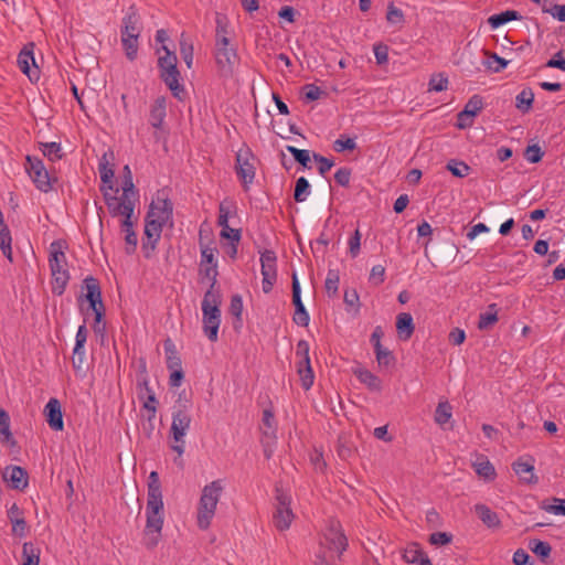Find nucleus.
<instances>
[{"mask_svg": "<svg viewBox=\"0 0 565 565\" xmlns=\"http://www.w3.org/2000/svg\"><path fill=\"white\" fill-rule=\"evenodd\" d=\"M163 522L162 497H149L146 505V526L142 532V544L147 550H153L161 541Z\"/></svg>", "mask_w": 565, "mask_h": 565, "instance_id": "f257e3e1", "label": "nucleus"}, {"mask_svg": "<svg viewBox=\"0 0 565 565\" xmlns=\"http://www.w3.org/2000/svg\"><path fill=\"white\" fill-rule=\"evenodd\" d=\"M172 217V203L161 195L151 202L146 217L145 235L152 247L161 237L163 226Z\"/></svg>", "mask_w": 565, "mask_h": 565, "instance_id": "f03ea898", "label": "nucleus"}, {"mask_svg": "<svg viewBox=\"0 0 565 565\" xmlns=\"http://www.w3.org/2000/svg\"><path fill=\"white\" fill-rule=\"evenodd\" d=\"M221 297L220 294L214 289V282L210 289L205 292L202 300V313H203V332L207 339L215 342L218 337V328L221 324Z\"/></svg>", "mask_w": 565, "mask_h": 565, "instance_id": "7ed1b4c3", "label": "nucleus"}, {"mask_svg": "<svg viewBox=\"0 0 565 565\" xmlns=\"http://www.w3.org/2000/svg\"><path fill=\"white\" fill-rule=\"evenodd\" d=\"M49 264L52 275V291L61 296L70 280L66 256L61 242H53L50 245Z\"/></svg>", "mask_w": 565, "mask_h": 565, "instance_id": "20e7f679", "label": "nucleus"}, {"mask_svg": "<svg viewBox=\"0 0 565 565\" xmlns=\"http://www.w3.org/2000/svg\"><path fill=\"white\" fill-rule=\"evenodd\" d=\"M142 26L137 9L131 6L122 18L121 45L128 60L134 61L138 53V39Z\"/></svg>", "mask_w": 565, "mask_h": 565, "instance_id": "39448f33", "label": "nucleus"}, {"mask_svg": "<svg viewBox=\"0 0 565 565\" xmlns=\"http://www.w3.org/2000/svg\"><path fill=\"white\" fill-rule=\"evenodd\" d=\"M104 194L105 203L107 209L109 210V204L118 206L119 210H124V212H134L135 204L138 199V193L135 189L132 182V175H126L122 182V194L117 196L116 194H111L106 191L105 188H100Z\"/></svg>", "mask_w": 565, "mask_h": 565, "instance_id": "423d86ee", "label": "nucleus"}, {"mask_svg": "<svg viewBox=\"0 0 565 565\" xmlns=\"http://www.w3.org/2000/svg\"><path fill=\"white\" fill-rule=\"evenodd\" d=\"M215 62L222 75H232L238 62L236 49L231 44L230 38L215 41Z\"/></svg>", "mask_w": 565, "mask_h": 565, "instance_id": "0eeeda50", "label": "nucleus"}, {"mask_svg": "<svg viewBox=\"0 0 565 565\" xmlns=\"http://www.w3.org/2000/svg\"><path fill=\"white\" fill-rule=\"evenodd\" d=\"M321 544L326 546L331 554H337L338 556L347 550L348 539L338 520L330 519L328 521Z\"/></svg>", "mask_w": 565, "mask_h": 565, "instance_id": "6e6552de", "label": "nucleus"}, {"mask_svg": "<svg viewBox=\"0 0 565 565\" xmlns=\"http://www.w3.org/2000/svg\"><path fill=\"white\" fill-rule=\"evenodd\" d=\"M254 161L255 158L248 148L237 151L235 169L244 191H248L254 183L256 175Z\"/></svg>", "mask_w": 565, "mask_h": 565, "instance_id": "1a4fd4ad", "label": "nucleus"}, {"mask_svg": "<svg viewBox=\"0 0 565 565\" xmlns=\"http://www.w3.org/2000/svg\"><path fill=\"white\" fill-rule=\"evenodd\" d=\"M191 416L184 411H178L173 413L171 434L174 444L171 446L172 450L182 456L184 452V437L191 425Z\"/></svg>", "mask_w": 565, "mask_h": 565, "instance_id": "9d476101", "label": "nucleus"}, {"mask_svg": "<svg viewBox=\"0 0 565 565\" xmlns=\"http://www.w3.org/2000/svg\"><path fill=\"white\" fill-rule=\"evenodd\" d=\"M25 170L40 191L46 193L51 190L50 175L41 159L28 156Z\"/></svg>", "mask_w": 565, "mask_h": 565, "instance_id": "9b49d317", "label": "nucleus"}, {"mask_svg": "<svg viewBox=\"0 0 565 565\" xmlns=\"http://www.w3.org/2000/svg\"><path fill=\"white\" fill-rule=\"evenodd\" d=\"M262 289L265 294L271 291L277 279V257L275 252L266 249L260 254Z\"/></svg>", "mask_w": 565, "mask_h": 565, "instance_id": "f8f14e48", "label": "nucleus"}, {"mask_svg": "<svg viewBox=\"0 0 565 565\" xmlns=\"http://www.w3.org/2000/svg\"><path fill=\"white\" fill-rule=\"evenodd\" d=\"M275 511L273 522L277 530L286 531L290 527L295 514L291 509L290 497H276Z\"/></svg>", "mask_w": 565, "mask_h": 565, "instance_id": "ddd939ff", "label": "nucleus"}, {"mask_svg": "<svg viewBox=\"0 0 565 565\" xmlns=\"http://www.w3.org/2000/svg\"><path fill=\"white\" fill-rule=\"evenodd\" d=\"M109 213L111 216H122L124 218L120 222V226L122 232L125 233V241L127 246V253H132L137 245V235L134 231V223H132V214L134 212H124V210H119L118 206H115L114 204H109Z\"/></svg>", "mask_w": 565, "mask_h": 565, "instance_id": "4468645a", "label": "nucleus"}, {"mask_svg": "<svg viewBox=\"0 0 565 565\" xmlns=\"http://www.w3.org/2000/svg\"><path fill=\"white\" fill-rule=\"evenodd\" d=\"M292 302L296 308L294 315L295 323L301 327H307L309 324L310 318L301 300L300 284L296 274L292 276Z\"/></svg>", "mask_w": 565, "mask_h": 565, "instance_id": "2eb2a0df", "label": "nucleus"}, {"mask_svg": "<svg viewBox=\"0 0 565 565\" xmlns=\"http://www.w3.org/2000/svg\"><path fill=\"white\" fill-rule=\"evenodd\" d=\"M217 505V497H201L198 507V525L201 530H206L214 516Z\"/></svg>", "mask_w": 565, "mask_h": 565, "instance_id": "dca6fc26", "label": "nucleus"}, {"mask_svg": "<svg viewBox=\"0 0 565 565\" xmlns=\"http://www.w3.org/2000/svg\"><path fill=\"white\" fill-rule=\"evenodd\" d=\"M2 477L12 490L23 491L28 486V472L19 466L4 468Z\"/></svg>", "mask_w": 565, "mask_h": 565, "instance_id": "f3484780", "label": "nucleus"}, {"mask_svg": "<svg viewBox=\"0 0 565 565\" xmlns=\"http://www.w3.org/2000/svg\"><path fill=\"white\" fill-rule=\"evenodd\" d=\"M46 422L53 430H62L64 427L61 404L58 399L51 398L44 408Z\"/></svg>", "mask_w": 565, "mask_h": 565, "instance_id": "a211bd4d", "label": "nucleus"}, {"mask_svg": "<svg viewBox=\"0 0 565 565\" xmlns=\"http://www.w3.org/2000/svg\"><path fill=\"white\" fill-rule=\"evenodd\" d=\"M18 66L31 81L39 78V68L32 50L23 49L18 56Z\"/></svg>", "mask_w": 565, "mask_h": 565, "instance_id": "6ab92c4d", "label": "nucleus"}, {"mask_svg": "<svg viewBox=\"0 0 565 565\" xmlns=\"http://www.w3.org/2000/svg\"><path fill=\"white\" fill-rule=\"evenodd\" d=\"M167 116V98L159 96L150 107L149 122L156 129H161Z\"/></svg>", "mask_w": 565, "mask_h": 565, "instance_id": "aec40b11", "label": "nucleus"}, {"mask_svg": "<svg viewBox=\"0 0 565 565\" xmlns=\"http://www.w3.org/2000/svg\"><path fill=\"white\" fill-rule=\"evenodd\" d=\"M403 558L409 564L433 565L418 543H409L403 552Z\"/></svg>", "mask_w": 565, "mask_h": 565, "instance_id": "412c9836", "label": "nucleus"}, {"mask_svg": "<svg viewBox=\"0 0 565 565\" xmlns=\"http://www.w3.org/2000/svg\"><path fill=\"white\" fill-rule=\"evenodd\" d=\"M160 77L177 99H184L185 89L184 85L181 83V75L179 71L172 73H162Z\"/></svg>", "mask_w": 565, "mask_h": 565, "instance_id": "4be33fe9", "label": "nucleus"}, {"mask_svg": "<svg viewBox=\"0 0 565 565\" xmlns=\"http://www.w3.org/2000/svg\"><path fill=\"white\" fill-rule=\"evenodd\" d=\"M86 295L85 298L89 302L92 309L103 308L102 292L97 280L93 277H87L84 280Z\"/></svg>", "mask_w": 565, "mask_h": 565, "instance_id": "5701e85b", "label": "nucleus"}, {"mask_svg": "<svg viewBox=\"0 0 565 565\" xmlns=\"http://www.w3.org/2000/svg\"><path fill=\"white\" fill-rule=\"evenodd\" d=\"M415 330L414 320L411 313L402 312L396 317V331L398 338L407 341L412 338Z\"/></svg>", "mask_w": 565, "mask_h": 565, "instance_id": "b1692460", "label": "nucleus"}, {"mask_svg": "<svg viewBox=\"0 0 565 565\" xmlns=\"http://www.w3.org/2000/svg\"><path fill=\"white\" fill-rule=\"evenodd\" d=\"M472 467L476 473L484 479H492L495 476L494 467L484 456L476 455Z\"/></svg>", "mask_w": 565, "mask_h": 565, "instance_id": "393cba45", "label": "nucleus"}, {"mask_svg": "<svg viewBox=\"0 0 565 565\" xmlns=\"http://www.w3.org/2000/svg\"><path fill=\"white\" fill-rule=\"evenodd\" d=\"M534 102V92L531 87H524L515 96V108L522 114H527L532 109Z\"/></svg>", "mask_w": 565, "mask_h": 565, "instance_id": "a878e982", "label": "nucleus"}, {"mask_svg": "<svg viewBox=\"0 0 565 565\" xmlns=\"http://www.w3.org/2000/svg\"><path fill=\"white\" fill-rule=\"evenodd\" d=\"M12 238L8 226L3 222L2 213L0 212V249L2 254L12 262Z\"/></svg>", "mask_w": 565, "mask_h": 565, "instance_id": "bb28decb", "label": "nucleus"}, {"mask_svg": "<svg viewBox=\"0 0 565 565\" xmlns=\"http://www.w3.org/2000/svg\"><path fill=\"white\" fill-rule=\"evenodd\" d=\"M98 170L100 174V180L103 182L102 188H105L106 191L110 192L114 189V170L110 167L106 156H104L98 164Z\"/></svg>", "mask_w": 565, "mask_h": 565, "instance_id": "cd10ccee", "label": "nucleus"}, {"mask_svg": "<svg viewBox=\"0 0 565 565\" xmlns=\"http://www.w3.org/2000/svg\"><path fill=\"white\" fill-rule=\"evenodd\" d=\"M276 429L277 423L275 420V416L270 409H264L260 430L265 438L275 439L276 438Z\"/></svg>", "mask_w": 565, "mask_h": 565, "instance_id": "c85d7f7f", "label": "nucleus"}, {"mask_svg": "<svg viewBox=\"0 0 565 565\" xmlns=\"http://www.w3.org/2000/svg\"><path fill=\"white\" fill-rule=\"evenodd\" d=\"M215 253L216 249L210 246H204L201 249V265L206 266L205 271L206 275L210 276L211 274L213 277L216 275V260H215Z\"/></svg>", "mask_w": 565, "mask_h": 565, "instance_id": "c756f323", "label": "nucleus"}, {"mask_svg": "<svg viewBox=\"0 0 565 565\" xmlns=\"http://www.w3.org/2000/svg\"><path fill=\"white\" fill-rule=\"evenodd\" d=\"M475 511L478 518L488 526V527H499L500 520L495 512L489 509L487 505L477 504L475 507Z\"/></svg>", "mask_w": 565, "mask_h": 565, "instance_id": "7c9ffc66", "label": "nucleus"}, {"mask_svg": "<svg viewBox=\"0 0 565 565\" xmlns=\"http://www.w3.org/2000/svg\"><path fill=\"white\" fill-rule=\"evenodd\" d=\"M497 305L492 303L488 307L487 311L481 312L479 316L478 328L480 330H489L498 322Z\"/></svg>", "mask_w": 565, "mask_h": 565, "instance_id": "2f4dec72", "label": "nucleus"}, {"mask_svg": "<svg viewBox=\"0 0 565 565\" xmlns=\"http://www.w3.org/2000/svg\"><path fill=\"white\" fill-rule=\"evenodd\" d=\"M40 548L32 542H25L22 547V564L21 565H39L40 564Z\"/></svg>", "mask_w": 565, "mask_h": 565, "instance_id": "473e14b6", "label": "nucleus"}, {"mask_svg": "<svg viewBox=\"0 0 565 565\" xmlns=\"http://www.w3.org/2000/svg\"><path fill=\"white\" fill-rule=\"evenodd\" d=\"M513 470L524 482L530 483L534 478V466L529 460H518L513 463Z\"/></svg>", "mask_w": 565, "mask_h": 565, "instance_id": "72a5a7b5", "label": "nucleus"}, {"mask_svg": "<svg viewBox=\"0 0 565 565\" xmlns=\"http://www.w3.org/2000/svg\"><path fill=\"white\" fill-rule=\"evenodd\" d=\"M527 546L542 562H546L552 553L551 544L537 539H531Z\"/></svg>", "mask_w": 565, "mask_h": 565, "instance_id": "f704fd0d", "label": "nucleus"}, {"mask_svg": "<svg viewBox=\"0 0 565 565\" xmlns=\"http://www.w3.org/2000/svg\"><path fill=\"white\" fill-rule=\"evenodd\" d=\"M521 18L520 13L515 10H507V11H503L501 13H498V14H493L491 15L489 19H488V23L490 24V26L492 29H498L500 28L501 25L510 22V21H514V20H519Z\"/></svg>", "mask_w": 565, "mask_h": 565, "instance_id": "c9c22d12", "label": "nucleus"}, {"mask_svg": "<svg viewBox=\"0 0 565 565\" xmlns=\"http://www.w3.org/2000/svg\"><path fill=\"white\" fill-rule=\"evenodd\" d=\"M354 374L359 379L361 383L366 385L370 390L380 391L381 390V381L374 375L372 372L365 369H358L354 371Z\"/></svg>", "mask_w": 565, "mask_h": 565, "instance_id": "e433bc0d", "label": "nucleus"}, {"mask_svg": "<svg viewBox=\"0 0 565 565\" xmlns=\"http://www.w3.org/2000/svg\"><path fill=\"white\" fill-rule=\"evenodd\" d=\"M298 373L300 375L302 387L305 390H309L313 384V372L310 366V359L299 362Z\"/></svg>", "mask_w": 565, "mask_h": 565, "instance_id": "4c0bfd02", "label": "nucleus"}, {"mask_svg": "<svg viewBox=\"0 0 565 565\" xmlns=\"http://www.w3.org/2000/svg\"><path fill=\"white\" fill-rule=\"evenodd\" d=\"M180 54L188 68H191L193 65L194 55L193 44L184 33H182L180 38Z\"/></svg>", "mask_w": 565, "mask_h": 565, "instance_id": "58836bf2", "label": "nucleus"}, {"mask_svg": "<svg viewBox=\"0 0 565 565\" xmlns=\"http://www.w3.org/2000/svg\"><path fill=\"white\" fill-rule=\"evenodd\" d=\"M452 416V407L448 402H440L437 405L436 412H435V422L444 426L447 424Z\"/></svg>", "mask_w": 565, "mask_h": 565, "instance_id": "ea45409f", "label": "nucleus"}, {"mask_svg": "<svg viewBox=\"0 0 565 565\" xmlns=\"http://www.w3.org/2000/svg\"><path fill=\"white\" fill-rule=\"evenodd\" d=\"M310 194V184L305 177L296 181L294 198L296 202H305Z\"/></svg>", "mask_w": 565, "mask_h": 565, "instance_id": "a19ab883", "label": "nucleus"}, {"mask_svg": "<svg viewBox=\"0 0 565 565\" xmlns=\"http://www.w3.org/2000/svg\"><path fill=\"white\" fill-rule=\"evenodd\" d=\"M486 54L489 56V60L483 62V65L487 68L491 70L494 73H499L507 67L509 62L507 60H504L503 57H500L495 53H486Z\"/></svg>", "mask_w": 565, "mask_h": 565, "instance_id": "79ce46f5", "label": "nucleus"}, {"mask_svg": "<svg viewBox=\"0 0 565 565\" xmlns=\"http://www.w3.org/2000/svg\"><path fill=\"white\" fill-rule=\"evenodd\" d=\"M482 98L478 95H473L465 105L463 111L465 116H470L471 118H475L482 109Z\"/></svg>", "mask_w": 565, "mask_h": 565, "instance_id": "37998d69", "label": "nucleus"}, {"mask_svg": "<svg viewBox=\"0 0 565 565\" xmlns=\"http://www.w3.org/2000/svg\"><path fill=\"white\" fill-rule=\"evenodd\" d=\"M541 509L555 515H565V500L554 497L553 503L542 501Z\"/></svg>", "mask_w": 565, "mask_h": 565, "instance_id": "c03bdc74", "label": "nucleus"}, {"mask_svg": "<svg viewBox=\"0 0 565 565\" xmlns=\"http://www.w3.org/2000/svg\"><path fill=\"white\" fill-rule=\"evenodd\" d=\"M233 210H234V203L232 201H226L225 200V201L220 203V205H218L217 224L221 227H225L226 228V225L228 224L230 215L233 212Z\"/></svg>", "mask_w": 565, "mask_h": 565, "instance_id": "a18cd8bd", "label": "nucleus"}, {"mask_svg": "<svg viewBox=\"0 0 565 565\" xmlns=\"http://www.w3.org/2000/svg\"><path fill=\"white\" fill-rule=\"evenodd\" d=\"M447 170L457 178H465L469 174L470 167L463 161L452 159L448 161Z\"/></svg>", "mask_w": 565, "mask_h": 565, "instance_id": "49530a36", "label": "nucleus"}, {"mask_svg": "<svg viewBox=\"0 0 565 565\" xmlns=\"http://www.w3.org/2000/svg\"><path fill=\"white\" fill-rule=\"evenodd\" d=\"M340 277L337 270L330 269L327 274L324 288L329 296H335L339 289Z\"/></svg>", "mask_w": 565, "mask_h": 565, "instance_id": "de8ad7c7", "label": "nucleus"}, {"mask_svg": "<svg viewBox=\"0 0 565 565\" xmlns=\"http://www.w3.org/2000/svg\"><path fill=\"white\" fill-rule=\"evenodd\" d=\"M42 152L51 161H56L62 157V148L57 142L42 143Z\"/></svg>", "mask_w": 565, "mask_h": 565, "instance_id": "09e8293b", "label": "nucleus"}, {"mask_svg": "<svg viewBox=\"0 0 565 565\" xmlns=\"http://www.w3.org/2000/svg\"><path fill=\"white\" fill-rule=\"evenodd\" d=\"M386 20L392 24L404 23V13L401 9L396 8L393 2L387 6Z\"/></svg>", "mask_w": 565, "mask_h": 565, "instance_id": "8fccbe9b", "label": "nucleus"}, {"mask_svg": "<svg viewBox=\"0 0 565 565\" xmlns=\"http://www.w3.org/2000/svg\"><path fill=\"white\" fill-rule=\"evenodd\" d=\"M0 435L3 441H9L12 437L10 431V418L4 409L0 407Z\"/></svg>", "mask_w": 565, "mask_h": 565, "instance_id": "3c124183", "label": "nucleus"}, {"mask_svg": "<svg viewBox=\"0 0 565 565\" xmlns=\"http://www.w3.org/2000/svg\"><path fill=\"white\" fill-rule=\"evenodd\" d=\"M215 41L228 38V22L227 19L221 14L216 15Z\"/></svg>", "mask_w": 565, "mask_h": 565, "instance_id": "603ef678", "label": "nucleus"}, {"mask_svg": "<svg viewBox=\"0 0 565 565\" xmlns=\"http://www.w3.org/2000/svg\"><path fill=\"white\" fill-rule=\"evenodd\" d=\"M333 148L337 152H343L345 150H354L356 148V142H355L354 138L341 136L340 138H338L334 141Z\"/></svg>", "mask_w": 565, "mask_h": 565, "instance_id": "864d4df0", "label": "nucleus"}, {"mask_svg": "<svg viewBox=\"0 0 565 565\" xmlns=\"http://www.w3.org/2000/svg\"><path fill=\"white\" fill-rule=\"evenodd\" d=\"M287 151L292 154L295 160L299 162L301 166L307 167L310 161V152L309 150L298 149L294 146H287Z\"/></svg>", "mask_w": 565, "mask_h": 565, "instance_id": "5fc2aeb1", "label": "nucleus"}, {"mask_svg": "<svg viewBox=\"0 0 565 565\" xmlns=\"http://www.w3.org/2000/svg\"><path fill=\"white\" fill-rule=\"evenodd\" d=\"M544 152L539 145H530L526 147L524 157L531 163H537L542 160Z\"/></svg>", "mask_w": 565, "mask_h": 565, "instance_id": "6e6d98bb", "label": "nucleus"}, {"mask_svg": "<svg viewBox=\"0 0 565 565\" xmlns=\"http://www.w3.org/2000/svg\"><path fill=\"white\" fill-rule=\"evenodd\" d=\"M162 50L164 51V55L160 56L158 60L159 70L177 65V55L173 52L169 51L166 45H162Z\"/></svg>", "mask_w": 565, "mask_h": 565, "instance_id": "4d7b16f0", "label": "nucleus"}, {"mask_svg": "<svg viewBox=\"0 0 565 565\" xmlns=\"http://www.w3.org/2000/svg\"><path fill=\"white\" fill-rule=\"evenodd\" d=\"M448 87V78L443 74L434 75L429 81V90L443 92Z\"/></svg>", "mask_w": 565, "mask_h": 565, "instance_id": "13d9d810", "label": "nucleus"}, {"mask_svg": "<svg viewBox=\"0 0 565 565\" xmlns=\"http://www.w3.org/2000/svg\"><path fill=\"white\" fill-rule=\"evenodd\" d=\"M374 351L379 365L388 366L394 361L392 352L383 348V345L379 349H374Z\"/></svg>", "mask_w": 565, "mask_h": 565, "instance_id": "bf43d9fd", "label": "nucleus"}, {"mask_svg": "<svg viewBox=\"0 0 565 565\" xmlns=\"http://www.w3.org/2000/svg\"><path fill=\"white\" fill-rule=\"evenodd\" d=\"M88 331L85 324L78 327L76 335H75V351L79 352L82 349H85V343L87 341Z\"/></svg>", "mask_w": 565, "mask_h": 565, "instance_id": "052dcab7", "label": "nucleus"}, {"mask_svg": "<svg viewBox=\"0 0 565 565\" xmlns=\"http://www.w3.org/2000/svg\"><path fill=\"white\" fill-rule=\"evenodd\" d=\"M374 56L379 65L386 64L388 62V47L384 44H376L373 47Z\"/></svg>", "mask_w": 565, "mask_h": 565, "instance_id": "680f3d73", "label": "nucleus"}, {"mask_svg": "<svg viewBox=\"0 0 565 565\" xmlns=\"http://www.w3.org/2000/svg\"><path fill=\"white\" fill-rule=\"evenodd\" d=\"M385 279V268L382 265H374L370 273V281L374 285H381Z\"/></svg>", "mask_w": 565, "mask_h": 565, "instance_id": "e2e57ef3", "label": "nucleus"}, {"mask_svg": "<svg viewBox=\"0 0 565 565\" xmlns=\"http://www.w3.org/2000/svg\"><path fill=\"white\" fill-rule=\"evenodd\" d=\"M451 540L452 535L446 532H435L429 536V543L433 545H447Z\"/></svg>", "mask_w": 565, "mask_h": 565, "instance_id": "0e129e2a", "label": "nucleus"}, {"mask_svg": "<svg viewBox=\"0 0 565 565\" xmlns=\"http://www.w3.org/2000/svg\"><path fill=\"white\" fill-rule=\"evenodd\" d=\"M344 303L348 307L354 308L355 310L359 309L360 299L355 289H347L344 291Z\"/></svg>", "mask_w": 565, "mask_h": 565, "instance_id": "69168bd1", "label": "nucleus"}, {"mask_svg": "<svg viewBox=\"0 0 565 565\" xmlns=\"http://www.w3.org/2000/svg\"><path fill=\"white\" fill-rule=\"evenodd\" d=\"M351 179V170L348 168H340L334 173V180L335 182L341 186H348Z\"/></svg>", "mask_w": 565, "mask_h": 565, "instance_id": "338daca9", "label": "nucleus"}, {"mask_svg": "<svg viewBox=\"0 0 565 565\" xmlns=\"http://www.w3.org/2000/svg\"><path fill=\"white\" fill-rule=\"evenodd\" d=\"M545 66L565 71V57H563V52L558 51L552 58L546 62Z\"/></svg>", "mask_w": 565, "mask_h": 565, "instance_id": "774afa93", "label": "nucleus"}]
</instances>
